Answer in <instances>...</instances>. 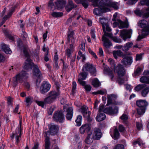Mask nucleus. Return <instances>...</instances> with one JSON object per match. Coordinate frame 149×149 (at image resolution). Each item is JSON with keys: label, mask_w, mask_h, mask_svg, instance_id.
I'll return each mask as SVG.
<instances>
[{"label": "nucleus", "mask_w": 149, "mask_h": 149, "mask_svg": "<svg viewBox=\"0 0 149 149\" xmlns=\"http://www.w3.org/2000/svg\"><path fill=\"white\" fill-rule=\"evenodd\" d=\"M103 30L104 32V35L105 36H108L111 38H112L113 37L112 33H108L106 31V30L104 29V27L103 25Z\"/></svg>", "instance_id": "09e8293b"}, {"label": "nucleus", "mask_w": 149, "mask_h": 149, "mask_svg": "<svg viewBox=\"0 0 149 149\" xmlns=\"http://www.w3.org/2000/svg\"><path fill=\"white\" fill-rule=\"evenodd\" d=\"M55 107H51L48 111V113L49 115H52L55 109Z\"/></svg>", "instance_id": "bf43d9fd"}, {"label": "nucleus", "mask_w": 149, "mask_h": 149, "mask_svg": "<svg viewBox=\"0 0 149 149\" xmlns=\"http://www.w3.org/2000/svg\"><path fill=\"white\" fill-rule=\"evenodd\" d=\"M118 82L120 85H121L124 84V80L120 77H119L118 80Z\"/></svg>", "instance_id": "0e129e2a"}, {"label": "nucleus", "mask_w": 149, "mask_h": 149, "mask_svg": "<svg viewBox=\"0 0 149 149\" xmlns=\"http://www.w3.org/2000/svg\"><path fill=\"white\" fill-rule=\"evenodd\" d=\"M55 3L58 8H61L65 6L66 1L65 0H58Z\"/></svg>", "instance_id": "c756f323"}, {"label": "nucleus", "mask_w": 149, "mask_h": 149, "mask_svg": "<svg viewBox=\"0 0 149 149\" xmlns=\"http://www.w3.org/2000/svg\"><path fill=\"white\" fill-rule=\"evenodd\" d=\"M77 3H81L82 6L85 8H86L88 6V4L86 0H74Z\"/></svg>", "instance_id": "473e14b6"}, {"label": "nucleus", "mask_w": 149, "mask_h": 149, "mask_svg": "<svg viewBox=\"0 0 149 149\" xmlns=\"http://www.w3.org/2000/svg\"><path fill=\"white\" fill-rule=\"evenodd\" d=\"M63 14V13L62 12H54L52 14V15L54 17H57L62 16Z\"/></svg>", "instance_id": "49530a36"}, {"label": "nucleus", "mask_w": 149, "mask_h": 149, "mask_svg": "<svg viewBox=\"0 0 149 149\" xmlns=\"http://www.w3.org/2000/svg\"><path fill=\"white\" fill-rule=\"evenodd\" d=\"M91 112L90 111L86 112L83 113L84 116L85 117L87 120L89 121H91L92 120V119L90 117Z\"/></svg>", "instance_id": "a19ab883"}, {"label": "nucleus", "mask_w": 149, "mask_h": 149, "mask_svg": "<svg viewBox=\"0 0 149 149\" xmlns=\"http://www.w3.org/2000/svg\"><path fill=\"white\" fill-rule=\"evenodd\" d=\"M138 26L143 28L141 35L139 36L137 39L138 40H140L149 35V24L146 20L142 19L139 21Z\"/></svg>", "instance_id": "f03ea898"}, {"label": "nucleus", "mask_w": 149, "mask_h": 149, "mask_svg": "<svg viewBox=\"0 0 149 149\" xmlns=\"http://www.w3.org/2000/svg\"><path fill=\"white\" fill-rule=\"evenodd\" d=\"M80 49L81 50L83 51H85V44L83 43H81L79 46Z\"/></svg>", "instance_id": "338daca9"}, {"label": "nucleus", "mask_w": 149, "mask_h": 149, "mask_svg": "<svg viewBox=\"0 0 149 149\" xmlns=\"http://www.w3.org/2000/svg\"><path fill=\"white\" fill-rule=\"evenodd\" d=\"M144 87V86L143 84H139L135 87L134 89L135 91H139L143 88Z\"/></svg>", "instance_id": "3c124183"}, {"label": "nucleus", "mask_w": 149, "mask_h": 149, "mask_svg": "<svg viewBox=\"0 0 149 149\" xmlns=\"http://www.w3.org/2000/svg\"><path fill=\"white\" fill-rule=\"evenodd\" d=\"M118 108L115 106L114 109L111 107H107L103 110V112L109 115H113L116 114L118 112Z\"/></svg>", "instance_id": "2eb2a0df"}, {"label": "nucleus", "mask_w": 149, "mask_h": 149, "mask_svg": "<svg viewBox=\"0 0 149 149\" xmlns=\"http://www.w3.org/2000/svg\"><path fill=\"white\" fill-rule=\"evenodd\" d=\"M33 71V75L37 77V79L36 81V85L38 86L41 82L40 79L42 77V74L38 66L36 65H34Z\"/></svg>", "instance_id": "1a4fd4ad"}, {"label": "nucleus", "mask_w": 149, "mask_h": 149, "mask_svg": "<svg viewBox=\"0 0 149 149\" xmlns=\"http://www.w3.org/2000/svg\"><path fill=\"white\" fill-rule=\"evenodd\" d=\"M114 42H118V43H120L122 42L121 40L120 39H118L117 37H113L111 38Z\"/></svg>", "instance_id": "864d4df0"}, {"label": "nucleus", "mask_w": 149, "mask_h": 149, "mask_svg": "<svg viewBox=\"0 0 149 149\" xmlns=\"http://www.w3.org/2000/svg\"><path fill=\"white\" fill-rule=\"evenodd\" d=\"M28 76L29 74L26 71H21L17 74L15 77L13 78V84L14 86H15L18 83L24 82V86L26 88L29 89L30 87V85L28 82H25L28 78Z\"/></svg>", "instance_id": "f257e3e1"}, {"label": "nucleus", "mask_w": 149, "mask_h": 149, "mask_svg": "<svg viewBox=\"0 0 149 149\" xmlns=\"http://www.w3.org/2000/svg\"><path fill=\"white\" fill-rule=\"evenodd\" d=\"M88 109V107L86 106H83L81 108V112L82 113V114L84 113L87 112V111Z\"/></svg>", "instance_id": "052dcab7"}, {"label": "nucleus", "mask_w": 149, "mask_h": 149, "mask_svg": "<svg viewBox=\"0 0 149 149\" xmlns=\"http://www.w3.org/2000/svg\"><path fill=\"white\" fill-rule=\"evenodd\" d=\"M103 10L102 8L98 7L94 9L93 11L94 14L96 15H99L103 12Z\"/></svg>", "instance_id": "e433bc0d"}, {"label": "nucleus", "mask_w": 149, "mask_h": 149, "mask_svg": "<svg viewBox=\"0 0 149 149\" xmlns=\"http://www.w3.org/2000/svg\"><path fill=\"white\" fill-rule=\"evenodd\" d=\"M22 123V119H20L19 120V128H18L15 130V133H13L12 135L11 136V138L12 139L14 138V136H15L16 142L17 144L19 142L20 140L22 135L21 132V125Z\"/></svg>", "instance_id": "423d86ee"}, {"label": "nucleus", "mask_w": 149, "mask_h": 149, "mask_svg": "<svg viewBox=\"0 0 149 149\" xmlns=\"http://www.w3.org/2000/svg\"><path fill=\"white\" fill-rule=\"evenodd\" d=\"M50 85L47 81H44L42 84L40 88V92L42 94H45L50 90Z\"/></svg>", "instance_id": "f8f14e48"}, {"label": "nucleus", "mask_w": 149, "mask_h": 149, "mask_svg": "<svg viewBox=\"0 0 149 149\" xmlns=\"http://www.w3.org/2000/svg\"><path fill=\"white\" fill-rule=\"evenodd\" d=\"M111 1V0H101L100 1L99 4L102 7H109Z\"/></svg>", "instance_id": "cd10ccee"}, {"label": "nucleus", "mask_w": 149, "mask_h": 149, "mask_svg": "<svg viewBox=\"0 0 149 149\" xmlns=\"http://www.w3.org/2000/svg\"><path fill=\"white\" fill-rule=\"evenodd\" d=\"M113 149H124V146L122 144H118L114 147Z\"/></svg>", "instance_id": "5fc2aeb1"}, {"label": "nucleus", "mask_w": 149, "mask_h": 149, "mask_svg": "<svg viewBox=\"0 0 149 149\" xmlns=\"http://www.w3.org/2000/svg\"><path fill=\"white\" fill-rule=\"evenodd\" d=\"M74 33L73 31H69L67 33V40L70 44V48L71 50L74 49L75 40L74 37Z\"/></svg>", "instance_id": "0eeeda50"}, {"label": "nucleus", "mask_w": 149, "mask_h": 149, "mask_svg": "<svg viewBox=\"0 0 149 149\" xmlns=\"http://www.w3.org/2000/svg\"><path fill=\"white\" fill-rule=\"evenodd\" d=\"M90 125L85 124L83 125L80 128V132L81 134H83L86 132L87 133L91 132Z\"/></svg>", "instance_id": "f3484780"}, {"label": "nucleus", "mask_w": 149, "mask_h": 149, "mask_svg": "<svg viewBox=\"0 0 149 149\" xmlns=\"http://www.w3.org/2000/svg\"><path fill=\"white\" fill-rule=\"evenodd\" d=\"M76 88V84L75 82L73 81L72 83V93L73 95L75 93L74 91Z\"/></svg>", "instance_id": "6e6d98bb"}, {"label": "nucleus", "mask_w": 149, "mask_h": 149, "mask_svg": "<svg viewBox=\"0 0 149 149\" xmlns=\"http://www.w3.org/2000/svg\"><path fill=\"white\" fill-rule=\"evenodd\" d=\"M107 102L106 105L109 106L111 104L117 105L118 103L116 101L117 96L113 94L108 95Z\"/></svg>", "instance_id": "ddd939ff"}, {"label": "nucleus", "mask_w": 149, "mask_h": 149, "mask_svg": "<svg viewBox=\"0 0 149 149\" xmlns=\"http://www.w3.org/2000/svg\"><path fill=\"white\" fill-rule=\"evenodd\" d=\"M133 45V43L131 42L126 43L123 47V50L125 52L128 51L132 46Z\"/></svg>", "instance_id": "c9c22d12"}, {"label": "nucleus", "mask_w": 149, "mask_h": 149, "mask_svg": "<svg viewBox=\"0 0 149 149\" xmlns=\"http://www.w3.org/2000/svg\"><path fill=\"white\" fill-rule=\"evenodd\" d=\"M117 2H113L111 1L109 7H112L115 9H117L118 8V7L117 5Z\"/></svg>", "instance_id": "8fccbe9b"}, {"label": "nucleus", "mask_w": 149, "mask_h": 149, "mask_svg": "<svg viewBox=\"0 0 149 149\" xmlns=\"http://www.w3.org/2000/svg\"><path fill=\"white\" fill-rule=\"evenodd\" d=\"M142 58V54H137L136 56V61H140L141 60Z\"/></svg>", "instance_id": "680f3d73"}, {"label": "nucleus", "mask_w": 149, "mask_h": 149, "mask_svg": "<svg viewBox=\"0 0 149 149\" xmlns=\"http://www.w3.org/2000/svg\"><path fill=\"white\" fill-rule=\"evenodd\" d=\"M146 108L139 107L137 109V112L138 114L141 115L144 113Z\"/></svg>", "instance_id": "37998d69"}, {"label": "nucleus", "mask_w": 149, "mask_h": 149, "mask_svg": "<svg viewBox=\"0 0 149 149\" xmlns=\"http://www.w3.org/2000/svg\"><path fill=\"white\" fill-rule=\"evenodd\" d=\"M33 98L31 97H26L25 100V102L27 104V106L30 105L31 104L33 101Z\"/></svg>", "instance_id": "a18cd8bd"}, {"label": "nucleus", "mask_w": 149, "mask_h": 149, "mask_svg": "<svg viewBox=\"0 0 149 149\" xmlns=\"http://www.w3.org/2000/svg\"><path fill=\"white\" fill-rule=\"evenodd\" d=\"M137 144H138L140 146L143 144L141 141H140V139H138L137 140L134 141L133 143L134 145H136Z\"/></svg>", "instance_id": "4d7b16f0"}, {"label": "nucleus", "mask_w": 149, "mask_h": 149, "mask_svg": "<svg viewBox=\"0 0 149 149\" xmlns=\"http://www.w3.org/2000/svg\"><path fill=\"white\" fill-rule=\"evenodd\" d=\"M83 71H89L91 74L94 76H96L95 68L93 66L92 64L87 63L84 65L82 69Z\"/></svg>", "instance_id": "6e6552de"}, {"label": "nucleus", "mask_w": 149, "mask_h": 149, "mask_svg": "<svg viewBox=\"0 0 149 149\" xmlns=\"http://www.w3.org/2000/svg\"><path fill=\"white\" fill-rule=\"evenodd\" d=\"M120 136V134L116 127L114 130L113 138L115 139H118Z\"/></svg>", "instance_id": "ea45409f"}, {"label": "nucleus", "mask_w": 149, "mask_h": 149, "mask_svg": "<svg viewBox=\"0 0 149 149\" xmlns=\"http://www.w3.org/2000/svg\"><path fill=\"white\" fill-rule=\"evenodd\" d=\"M50 133L48 131L45 132L43 133L44 137H45V149H49V146L50 145L49 138V136L48 135Z\"/></svg>", "instance_id": "412c9836"}, {"label": "nucleus", "mask_w": 149, "mask_h": 149, "mask_svg": "<svg viewBox=\"0 0 149 149\" xmlns=\"http://www.w3.org/2000/svg\"><path fill=\"white\" fill-rule=\"evenodd\" d=\"M120 118L123 120H125L128 119V117L125 114H123L120 117Z\"/></svg>", "instance_id": "69168bd1"}, {"label": "nucleus", "mask_w": 149, "mask_h": 149, "mask_svg": "<svg viewBox=\"0 0 149 149\" xmlns=\"http://www.w3.org/2000/svg\"><path fill=\"white\" fill-rule=\"evenodd\" d=\"M104 106L103 104H101L99 108V112H103V110L104 109Z\"/></svg>", "instance_id": "774afa93"}, {"label": "nucleus", "mask_w": 149, "mask_h": 149, "mask_svg": "<svg viewBox=\"0 0 149 149\" xmlns=\"http://www.w3.org/2000/svg\"><path fill=\"white\" fill-rule=\"evenodd\" d=\"M17 46L20 49L22 50L23 49V50L24 48L26 49L27 51V49L26 47H24L23 46V43L21 39L20 38H18L17 40Z\"/></svg>", "instance_id": "f704fd0d"}, {"label": "nucleus", "mask_w": 149, "mask_h": 149, "mask_svg": "<svg viewBox=\"0 0 149 149\" xmlns=\"http://www.w3.org/2000/svg\"><path fill=\"white\" fill-rule=\"evenodd\" d=\"M118 129L119 131L120 132H124L125 130V127L122 125H120L118 127Z\"/></svg>", "instance_id": "13d9d810"}, {"label": "nucleus", "mask_w": 149, "mask_h": 149, "mask_svg": "<svg viewBox=\"0 0 149 149\" xmlns=\"http://www.w3.org/2000/svg\"><path fill=\"white\" fill-rule=\"evenodd\" d=\"M1 49L3 50L4 52L6 54H10L11 53V51L9 47V46L5 44L2 45Z\"/></svg>", "instance_id": "7c9ffc66"}, {"label": "nucleus", "mask_w": 149, "mask_h": 149, "mask_svg": "<svg viewBox=\"0 0 149 149\" xmlns=\"http://www.w3.org/2000/svg\"><path fill=\"white\" fill-rule=\"evenodd\" d=\"M116 23L118 25L120 29L127 28L129 26L128 23L126 22L122 21L120 19L118 20Z\"/></svg>", "instance_id": "393cba45"}, {"label": "nucleus", "mask_w": 149, "mask_h": 149, "mask_svg": "<svg viewBox=\"0 0 149 149\" xmlns=\"http://www.w3.org/2000/svg\"><path fill=\"white\" fill-rule=\"evenodd\" d=\"M136 105L139 107L146 108L148 103L145 100H140L136 101Z\"/></svg>", "instance_id": "4be33fe9"}, {"label": "nucleus", "mask_w": 149, "mask_h": 149, "mask_svg": "<svg viewBox=\"0 0 149 149\" xmlns=\"http://www.w3.org/2000/svg\"><path fill=\"white\" fill-rule=\"evenodd\" d=\"M102 133L99 128H95L93 130V138L95 140H99L101 137Z\"/></svg>", "instance_id": "6ab92c4d"}, {"label": "nucleus", "mask_w": 149, "mask_h": 149, "mask_svg": "<svg viewBox=\"0 0 149 149\" xmlns=\"http://www.w3.org/2000/svg\"><path fill=\"white\" fill-rule=\"evenodd\" d=\"M114 71L119 76H123L125 74V70L124 67L120 64L114 68Z\"/></svg>", "instance_id": "4468645a"}, {"label": "nucleus", "mask_w": 149, "mask_h": 149, "mask_svg": "<svg viewBox=\"0 0 149 149\" xmlns=\"http://www.w3.org/2000/svg\"><path fill=\"white\" fill-rule=\"evenodd\" d=\"M113 54L114 58L116 59H117L118 58V56L123 57L126 55H130V53L128 52L126 54H124L120 50H118L113 51Z\"/></svg>", "instance_id": "aec40b11"}, {"label": "nucleus", "mask_w": 149, "mask_h": 149, "mask_svg": "<svg viewBox=\"0 0 149 149\" xmlns=\"http://www.w3.org/2000/svg\"><path fill=\"white\" fill-rule=\"evenodd\" d=\"M77 6V5L73 3L72 0H68V4L65 7V8L67 12H69L73 9L76 8Z\"/></svg>", "instance_id": "5701e85b"}, {"label": "nucleus", "mask_w": 149, "mask_h": 149, "mask_svg": "<svg viewBox=\"0 0 149 149\" xmlns=\"http://www.w3.org/2000/svg\"><path fill=\"white\" fill-rule=\"evenodd\" d=\"M83 72L79 74V78L82 80H84L86 77L87 73L85 71H83Z\"/></svg>", "instance_id": "c03bdc74"}, {"label": "nucleus", "mask_w": 149, "mask_h": 149, "mask_svg": "<svg viewBox=\"0 0 149 149\" xmlns=\"http://www.w3.org/2000/svg\"><path fill=\"white\" fill-rule=\"evenodd\" d=\"M24 53L25 57L27 58L25 60L24 68L26 70H28L29 69H31L32 66L34 67V65H34L32 62V60L30 58L29 54L26 49L24 48Z\"/></svg>", "instance_id": "20e7f679"}, {"label": "nucleus", "mask_w": 149, "mask_h": 149, "mask_svg": "<svg viewBox=\"0 0 149 149\" xmlns=\"http://www.w3.org/2000/svg\"><path fill=\"white\" fill-rule=\"evenodd\" d=\"M82 116H78L77 117V119L76 120V122L77 125L78 126H80L81 124Z\"/></svg>", "instance_id": "de8ad7c7"}, {"label": "nucleus", "mask_w": 149, "mask_h": 149, "mask_svg": "<svg viewBox=\"0 0 149 149\" xmlns=\"http://www.w3.org/2000/svg\"><path fill=\"white\" fill-rule=\"evenodd\" d=\"M87 136L85 140V143L87 144H90L92 143L94 140L93 138V136L92 137H91V136L92 134V132H90L87 133Z\"/></svg>", "instance_id": "c85d7f7f"}, {"label": "nucleus", "mask_w": 149, "mask_h": 149, "mask_svg": "<svg viewBox=\"0 0 149 149\" xmlns=\"http://www.w3.org/2000/svg\"><path fill=\"white\" fill-rule=\"evenodd\" d=\"M140 81L143 83L149 84V78L146 76H142L140 78Z\"/></svg>", "instance_id": "58836bf2"}, {"label": "nucleus", "mask_w": 149, "mask_h": 149, "mask_svg": "<svg viewBox=\"0 0 149 149\" xmlns=\"http://www.w3.org/2000/svg\"><path fill=\"white\" fill-rule=\"evenodd\" d=\"M132 59V56H125L122 60L121 63L125 66L130 65L133 62Z\"/></svg>", "instance_id": "a211bd4d"}, {"label": "nucleus", "mask_w": 149, "mask_h": 149, "mask_svg": "<svg viewBox=\"0 0 149 149\" xmlns=\"http://www.w3.org/2000/svg\"><path fill=\"white\" fill-rule=\"evenodd\" d=\"M101 23L102 24V26L103 25L104 26V29L108 32H110L111 30L109 26L107 24V20L105 19L104 18H102L100 20Z\"/></svg>", "instance_id": "b1692460"}, {"label": "nucleus", "mask_w": 149, "mask_h": 149, "mask_svg": "<svg viewBox=\"0 0 149 149\" xmlns=\"http://www.w3.org/2000/svg\"><path fill=\"white\" fill-rule=\"evenodd\" d=\"M68 105L67 104L63 106V111H65L67 113L65 115V117L66 119L69 120H70L72 118L73 114V109L71 107H68Z\"/></svg>", "instance_id": "9b49d317"}, {"label": "nucleus", "mask_w": 149, "mask_h": 149, "mask_svg": "<svg viewBox=\"0 0 149 149\" xmlns=\"http://www.w3.org/2000/svg\"><path fill=\"white\" fill-rule=\"evenodd\" d=\"M141 71L142 70L141 68H137L134 72V76H136V75H139L141 73Z\"/></svg>", "instance_id": "603ef678"}, {"label": "nucleus", "mask_w": 149, "mask_h": 149, "mask_svg": "<svg viewBox=\"0 0 149 149\" xmlns=\"http://www.w3.org/2000/svg\"><path fill=\"white\" fill-rule=\"evenodd\" d=\"M102 40L104 41V46L106 48H109L112 45V44L109 40L105 37L103 36Z\"/></svg>", "instance_id": "bb28decb"}, {"label": "nucleus", "mask_w": 149, "mask_h": 149, "mask_svg": "<svg viewBox=\"0 0 149 149\" xmlns=\"http://www.w3.org/2000/svg\"><path fill=\"white\" fill-rule=\"evenodd\" d=\"M81 58L82 59V61L83 62H84L86 59L85 55L83 54L80 51H79L78 52V55L77 57V59L79 60Z\"/></svg>", "instance_id": "79ce46f5"}, {"label": "nucleus", "mask_w": 149, "mask_h": 149, "mask_svg": "<svg viewBox=\"0 0 149 149\" xmlns=\"http://www.w3.org/2000/svg\"><path fill=\"white\" fill-rule=\"evenodd\" d=\"M104 73L108 75L110 77L111 81H113L114 78V74L113 71L110 70L109 69H108L106 67H104Z\"/></svg>", "instance_id": "a878e982"}, {"label": "nucleus", "mask_w": 149, "mask_h": 149, "mask_svg": "<svg viewBox=\"0 0 149 149\" xmlns=\"http://www.w3.org/2000/svg\"><path fill=\"white\" fill-rule=\"evenodd\" d=\"M132 31V29H123L120 32V36L121 38L125 41L127 39L131 38Z\"/></svg>", "instance_id": "9d476101"}, {"label": "nucleus", "mask_w": 149, "mask_h": 149, "mask_svg": "<svg viewBox=\"0 0 149 149\" xmlns=\"http://www.w3.org/2000/svg\"><path fill=\"white\" fill-rule=\"evenodd\" d=\"M149 92V86L143 89L141 91V94L143 97L146 96Z\"/></svg>", "instance_id": "4c0bfd02"}, {"label": "nucleus", "mask_w": 149, "mask_h": 149, "mask_svg": "<svg viewBox=\"0 0 149 149\" xmlns=\"http://www.w3.org/2000/svg\"><path fill=\"white\" fill-rule=\"evenodd\" d=\"M105 115L104 113L99 112L97 116L96 119L97 121H101L104 120L106 118Z\"/></svg>", "instance_id": "2f4dec72"}, {"label": "nucleus", "mask_w": 149, "mask_h": 149, "mask_svg": "<svg viewBox=\"0 0 149 149\" xmlns=\"http://www.w3.org/2000/svg\"><path fill=\"white\" fill-rule=\"evenodd\" d=\"M53 119L54 121L56 122H58L61 123H63L65 120L64 115L62 111H56L53 114Z\"/></svg>", "instance_id": "39448f33"}, {"label": "nucleus", "mask_w": 149, "mask_h": 149, "mask_svg": "<svg viewBox=\"0 0 149 149\" xmlns=\"http://www.w3.org/2000/svg\"><path fill=\"white\" fill-rule=\"evenodd\" d=\"M92 84L94 87L97 88L100 86L101 84L97 78H95L92 80Z\"/></svg>", "instance_id": "72a5a7b5"}, {"label": "nucleus", "mask_w": 149, "mask_h": 149, "mask_svg": "<svg viewBox=\"0 0 149 149\" xmlns=\"http://www.w3.org/2000/svg\"><path fill=\"white\" fill-rule=\"evenodd\" d=\"M84 88L86 91H89L91 90V87L89 85H85Z\"/></svg>", "instance_id": "e2e57ef3"}, {"label": "nucleus", "mask_w": 149, "mask_h": 149, "mask_svg": "<svg viewBox=\"0 0 149 149\" xmlns=\"http://www.w3.org/2000/svg\"><path fill=\"white\" fill-rule=\"evenodd\" d=\"M49 127L50 133L51 134L54 135L57 134L59 129L58 125L51 123L49 125Z\"/></svg>", "instance_id": "dca6fc26"}, {"label": "nucleus", "mask_w": 149, "mask_h": 149, "mask_svg": "<svg viewBox=\"0 0 149 149\" xmlns=\"http://www.w3.org/2000/svg\"><path fill=\"white\" fill-rule=\"evenodd\" d=\"M58 89V88H57V91H52L49 92L48 94L47 97H45L44 100L45 104H51L55 101L60 95V92L59 91Z\"/></svg>", "instance_id": "7ed1b4c3"}]
</instances>
